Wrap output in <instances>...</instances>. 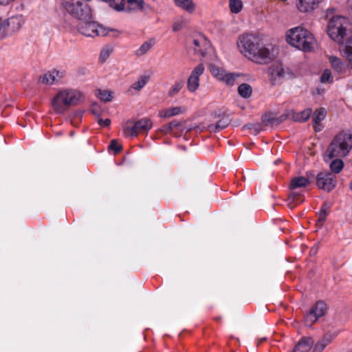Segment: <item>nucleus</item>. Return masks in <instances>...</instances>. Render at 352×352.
I'll list each match as a JSON object with an SVG mask.
<instances>
[{
	"label": "nucleus",
	"mask_w": 352,
	"mask_h": 352,
	"mask_svg": "<svg viewBox=\"0 0 352 352\" xmlns=\"http://www.w3.org/2000/svg\"><path fill=\"white\" fill-rule=\"evenodd\" d=\"M237 45L241 54L256 63L266 64L274 57L270 46L263 45L261 38L256 34L241 35L238 38Z\"/></svg>",
	"instance_id": "nucleus-1"
},
{
	"label": "nucleus",
	"mask_w": 352,
	"mask_h": 352,
	"mask_svg": "<svg viewBox=\"0 0 352 352\" xmlns=\"http://www.w3.org/2000/svg\"><path fill=\"white\" fill-rule=\"evenodd\" d=\"M334 12V9L327 10V16L329 18L327 27V32L329 36L335 42L340 45L343 48L352 36H350L349 19L342 15L331 16Z\"/></svg>",
	"instance_id": "nucleus-2"
},
{
	"label": "nucleus",
	"mask_w": 352,
	"mask_h": 352,
	"mask_svg": "<svg viewBox=\"0 0 352 352\" xmlns=\"http://www.w3.org/2000/svg\"><path fill=\"white\" fill-rule=\"evenodd\" d=\"M352 149V134L348 131L339 132L331 140L324 154V161L329 162L334 157H345Z\"/></svg>",
	"instance_id": "nucleus-3"
},
{
	"label": "nucleus",
	"mask_w": 352,
	"mask_h": 352,
	"mask_svg": "<svg viewBox=\"0 0 352 352\" xmlns=\"http://www.w3.org/2000/svg\"><path fill=\"white\" fill-rule=\"evenodd\" d=\"M286 41L292 46L305 52L312 51L316 46V41L313 34L301 26L287 30Z\"/></svg>",
	"instance_id": "nucleus-4"
},
{
	"label": "nucleus",
	"mask_w": 352,
	"mask_h": 352,
	"mask_svg": "<svg viewBox=\"0 0 352 352\" xmlns=\"http://www.w3.org/2000/svg\"><path fill=\"white\" fill-rule=\"evenodd\" d=\"M80 91L73 89L59 90L52 100L53 110L60 114L64 113L70 107L78 104L82 100Z\"/></svg>",
	"instance_id": "nucleus-5"
},
{
	"label": "nucleus",
	"mask_w": 352,
	"mask_h": 352,
	"mask_svg": "<svg viewBox=\"0 0 352 352\" xmlns=\"http://www.w3.org/2000/svg\"><path fill=\"white\" fill-rule=\"evenodd\" d=\"M64 7L69 14L80 21L92 18L91 10L82 0H69L65 1Z\"/></svg>",
	"instance_id": "nucleus-6"
},
{
	"label": "nucleus",
	"mask_w": 352,
	"mask_h": 352,
	"mask_svg": "<svg viewBox=\"0 0 352 352\" xmlns=\"http://www.w3.org/2000/svg\"><path fill=\"white\" fill-rule=\"evenodd\" d=\"M111 8L118 12H133L149 9L144 0H113Z\"/></svg>",
	"instance_id": "nucleus-7"
},
{
	"label": "nucleus",
	"mask_w": 352,
	"mask_h": 352,
	"mask_svg": "<svg viewBox=\"0 0 352 352\" xmlns=\"http://www.w3.org/2000/svg\"><path fill=\"white\" fill-rule=\"evenodd\" d=\"M78 30L82 34L89 37H95L97 36H104L109 32L106 28H104L91 19L80 21L78 25Z\"/></svg>",
	"instance_id": "nucleus-8"
},
{
	"label": "nucleus",
	"mask_w": 352,
	"mask_h": 352,
	"mask_svg": "<svg viewBox=\"0 0 352 352\" xmlns=\"http://www.w3.org/2000/svg\"><path fill=\"white\" fill-rule=\"evenodd\" d=\"M152 125L151 120L146 118L140 119L133 124L130 121H128L123 127V133L125 136L134 137L140 133H147L151 129Z\"/></svg>",
	"instance_id": "nucleus-9"
},
{
	"label": "nucleus",
	"mask_w": 352,
	"mask_h": 352,
	"mask_svg": "<svg viewBox=\"0 0 352 352\" xmlns=\"http://www.w3.org/2000/svg\"><path fill=\"white\" fill-rule=\"evenodd\" d=\"M316 184L318 188L330 192L336 186V177L330 172H320L316 176Z\"/></svg>",
	"instance_id": "nucleus-10"
},
{
	"label": "nucleus",
	"mask_w": 352,
	"mask_h": 352,
	"mask_svg": "<svg viewBox=\"0 0 352 352\" xmlns=\"http://www.w3.org/2000/svg\"><path fill=\"white\" fill-rule=\"evenodd\" d=\"M270 80L272 84H280L284 79L292 76V73L288 69H285L281 64L272 65L270 68Z\"/></svg>",
	"instance_id": "nucleus-11"
},
{
	"label": "nucleus",
	"mask_w": 352,
	"mask_h": 352,
	"mask_svg": "<svg viewBox=\"0 0 352 352\" xmlns=\"http://www.w3.org/2000/svg\"><path fill=\"white\" fill-rule=\"evenodd\" d=\"M205 67L200 63L191 72L188 80L187 89L190 92H195L199 87V77L204 74Z\"/></svg>",
	"instance_id": "nucleus-12"
},
{
	"label": "nucleus",
	"mask_w": 352,
	"mask_h": 352,
	"mask_svg": "<svg viewBox=\"0 0 352 352\" xmlns=\"http://www.w3.org/2000/svg\"><path fill=\"white\" fill-rule=\"evenodd\" d=\"M210 46V43L206 39V38L203 36H199L193 38L190 47L192 48L195 54L204 56Z\"/></svg>",
	"instance_id": "nucleus-13"
},
{
	"label": "nucleus",
	"mask_w": 352,
	"mask_h": 352,
	"mask_svg": "<svg viewBox=\"0 0 352 352\" xmlns=\"http://www.w3.org/2000/svg\"><path fill=\"white\" fill-rule=\"evenodd\" d=\"M64 76V72L58 70L49 72L39 78V81L43 84L52 85L57 82Z\"/></svg>",
	"instance_id": "nucleus-14"
},
{
	"label": "nucleus",
	"mask_w": 352,
	"mask_h": 352,
	"mask_svg": "<svg viewBox=\"0 0 352 352\" xmlns=\"http://www.w3.org/2000/svg\"><path fill=\"white\" fill-rule=\"evenodd\" d=\"M322 0H296V7L302 12H311L315 10Z\"/></svg>",
	"instance_id": "nucleus-15"
},
{
	"label": "nucleus",
	"mask_w": 352,
	"mask_h": 352,
	"mask_svg": "<svg viewBox=\"0 0 352 352\" xmlns=\"http://www.w3.org/2000/svg\"><path fill=\"white\" fill-rule=\"evenodd\" d=\"M327 115V111L324 108H320L316 110L313 114V124L315 131H321L323 129L320 122L323 120Z\"/></svg>",
	"instance_id": "nucleus-16"
},
{
	"label": "nucleus",
	"mask_w": 352,
	"mask_h": 352,
	"mask_svg": "<svg viewBox=\"0 0 352 352\" xmlns=\"http://www.w3.org/2000/svg\"><path fill=\"white\" fill-rule=\"evenodd\" d=\"M329 60L332 68L338 74H342L346 73L348 69V65L342 61L339 58L333 56H329Z\"/></svg>",
	"instance_id": "nucleus-17"
},
{
	"label": "nucleus",
	"mask_w": 352,
	"mask_h": 352,
	"mask_svg": "<svg viewBox=\"0 0 352 352\" xmlns=\"http://www.w3.org/2000/svg\"><path fill=\"white\" fill-rule=\"evenodd\" d=\"M314 344L311 338H302L296 345L293 352H309Z\"/></svg>",
	"instance_id": "nucleus-18"
},
{
	"label": "nucleus",
	"mask_w": 352,
	"mask_h": 352,
	"mask_svg": "<svg viewBox=\"0 0 352 352\" xmlns=\"http://www.w3.org/2000/svg\"><path fill=\"white\" fill-rule=\"evenodd\" d=\"M310 184V181L308 178L305 177H296L291 179L289 188L292 190H296L297 188H304Z\"/></svg>",
	"instance_id": "nucleus-19"
},
{
	"label": "nucleus",
	"mask_w": 352,
	"mask_h": 352,
	"mask_svg": "<svg viewBox=\"0 0 352 352\" xmlns=\"http://www.w3.org/2000/svg\"><path fill=\"white\" fill-rule=\"evenodd\" d=\"M6 21L8 27H10L12 32L18 31L24 23V20L21 15L12 16Z\"/></svg>",
	"instance_id": "nucleus-20"
},
{
	"label": "nucleus",
	"mask_w": 352,
	"mask_h": 352,
	"mask_svg": "<svg viewBox=\"0 0 352 352\" xmlns=\"http://www.w3.org/2000/svg\"><path fill=\"white\" fill-rule=\"evenodd\" d=\"M174 2L178 8L189 13L193 12L196 8L192 0H174Z\"/></svg>",
	"instance_id": "nucleus-21"
},
{
	"label": "nucleus",
	"mask_w": 352,
	"mask_h": 352,
	"mask_svg": "<svg viewBox=\"0 0 352 352\" xmlns=\"http://www.w3.org/2000/svg\"><path fill=\"white\" fill-rule=\"evenodd\" d=\"M230 122L228 117H223L217 123L212 124L208 126V129L211 132H218L227 127Z\"/></svg>",
	"instance_id": "nucleus-22"
},
{
	"label": "nucleus",
	"mask_w": 352,
	"mask_h": 352,
	"mask_svg": "<svg viewBox=\"0 0 352 352\" xmlns=\"http://www.w3.org/2000/svg\"><path fill=\"white\" fill-rule=\"evenodd\" d=\"M184 109L180 107H175L170 109L162 110L159 113V116L161 118H170L179 115L183 112Z\"/></svg>",
	"instance_id": "nucleus-23"
},
{
	"label": "nucleus",
	"mask_w": 352,
	"mask_h": 352,
	"mask_svg": "<svg viewBox=\"0 0 352 352\" xmlns=\"http://www.w3.org/2000/svg\"><path fill=\"white\" fill-rule=\"evenodd\" d=\"M318 318L324 316L327 311V305L323 301L317 302L310 310Z\"/></svg>",
	"instance_id": "nucleus-24"
},
{
	"label": "nucleus",
	"mask_w": 352,
	"mask_h": 352,
	"mask_svg": "<svg viewBox=\"0 0 352 352\" xmlns=\"http://www.w3.org/2000/svg\"><path fill=\"white\" fill-rule=\"evenodd\" d=\"M342 158V157H334L333 160H331L329 168L332 173L337 174L343 169L344 162Z\"/></svg>",
	"instance_id": "nucleus-25"
},
{
	"label": "nucleus",
	"mask_w": 352,
	"mask_h": 352,
	"mask_svg": "<svg viewBox=\"0 0 352 352\" xmlns=\"http://www.w3.org/2000/svg\"><path fill=\"white\" fill-rule=\"evenodd\" d=\"M155 41L149 40L145 41L135 52V55L137 56H142L146 54L154 45Z\"/></svg>",
	"instance_id": "nucleus-26"
},
{
	"label": "nucleus",
	"mask_w": 352,
	"mask_h": 352,
	"mask_svg": "<svg viewBox=\"0 0 352 352\" xmlns=\"http://www.w3.org/2000/svg\"><path fill=\"white\" fill-rule=\"evenodd\" d=\"M148 80L149 77L147 76H140L137 81L131 85L129 91H131L133 89L135 91L141 90L148 82Z\"/></svg>",
	"instance_id": "nucleus-27"
},
{
	"label": "nucleus",
	"mask_w": 352,
	"mask_h": 352,
	"mask_svg": "<svg viewBox=\"0 0 352 352\" xmlns=\"http://www.w3.org/2000/svg\"><path fill=\"white\" fill-rule=\"evenodd\" d=\"M238 92L241 97L248 98L252 95V89L249 84L243 83L239 86Z\"/></svg>",
	"instance_id": "nucleus-28"
},
{
	"label": "nucleus",
	"mask_w": 352,
	"mask_h": 352,
	"mask_svg": "<svg viewBox=\"0 0 352 352\" xmlns=\"http://www.w3.org/2000/svg\"><path fill=\"white\" fill-rule=\"evenodd\" d=\"M210 71L212 75L217 78L218 80H221L226 73V70L215 65H210Z\"/></svg>",
	"instance_id": "nucleus-29"
},
{
	"label": "nucleus",
	"mask_w": 352,
	"mask_h": 352,
	"mask_svg": "<svg viewBox=\"0 0 352 352\" xmlns=\"http://www.w3.org/2000/svg\"><path fill=\"white\" fill-rule=\"evenodd\" d=\"M311 113L312 111L311 109H306L299 113H296L294 118L296 121L303 122L309 118Z\"/></svg>",
	"instance_id": "nucleus-30"
},
{
	"label": "nucleus",
	"mask_w": 352,
	"mask_h": 352,
	"mask_svg": "<svg viewBox=\"0 0 352 352\" xmlns=\"http://www.w3.org/2000/svg\"><path fill=\"white\" fill-rule=\"evenodd\" d=\"M239 76V74L235 73L226 72L221 81L226 83L228 85L232 86L235 84L236 78Z\"/></svg>",
	"instance_id": "nucleus-31"
},
{
	"label": "nucleus",
	"mask_w": 352,
	"mask_h": 352,
	"mask_svg": "<svg viewBox=\"0 0 352 352\" xmlns=\"http://www.w3.org/2000/svg\"><path fill=\"white\" fill-rule=\"evenodd\" d=\"M330 342V339L327 336H324L322 340H319L314 346L312 352H321L326 346Z\"/></svg>",
	"instance_id": "nucleus-32"
},
{
	"label": "nucleus",
	"mask_w": 352,
	"mask_h": 352,
	"mask_svg": "<svg viewBox=\"0 0 352 352\" xmlns=\"http://www.w3.org/2000/svg\"><path fill=\"white\" fill-rule=\"evenodd\" d=\"M229 6L232 13L237 14L242 10L243 3L241 0H230Z\"/></svg>",
	"instance_id": "nucleus-33"
},
{
	"label": "nucleus",
	"mask_w": 352,
	"mask_h": 352,
	"mask_svg": "<svg viewBox=\"0 0 352 352\" xmlns=\"http://www.w3.org/2000/svg\"><path fill=\"white\" fill-rule=\"evenodd\" d=\"M96 96L104 102L111 101L113 98L112 92L108 90L102 89L97 90Z\"/></svg>",
	"instance_id": "nucleus-34"
},
{
	"label": "nucleus",
	"mask_w": 352,
	"mask_h": 352,
	"mask_svg": "<svg viewBox=\"0 0 352 352\" xmlns=\"http://www.w3.org/2000/svg\"><path fill=\"white\" fill-rule=\"evenodd\" d=\"M340 51L344 52L348 58L352 56V38L349 41L343 48H340ZM349 63L352 68V58H349Z\"/></svg>",
	"instance_id": "nucleus-35"
},
{
	"label": "nucleus",
	"mask_w": 352,
	"mask_h": 352,
	"mask_svg": "<svg viewBox=\"0 0 352 352\" xmlns=\"http://www.w3.org/2000/svg\"><path fill=\"white\" fill-rule=\"evenodd\" d=\"M180 126V122L173 120L171 122L166 124L164 126H162L160 129V131L164 133H169L172 131V130L175 128Z\"/></svg>",
	"instance_id": "nucleus-36"
},
{
	"label": "nucleus",
	"mask_w": 352,
	"mask_h": 352,
	"mask_svg": "<svg viewBox=\"0 0 352 352\" xmlns=\"http://www.w3.org/2000/svg\"><path fill=\"white\" fill-rule=\"evenodd\" d=\"M318 318L311 311H309L305 316V324L307 327H311L312 324L318 320Z\"/></svg>",
	"instance_id": "nucleus-37"
},
{
	"label": "nucleus",
	"mask_w": 352,
	"mask_h": 352,
	"mask_svg": "<svg viewBox=\"0 0 352 352\" xmlns=\"http://www.w3.org/2000/svg\"><path fill=\"white\" fill-rule=\"evenodd\" d=\"M183 85L184 84L182 81L176 82L169 89L168 96H173L177 94L182 89Z\"/></svg>",
	"instance_id": "nucleus-38"
},
{
	"label": "nucleus",
	"mask_w": 352,
	"mask_h": 352,
	"mask_svg": "<svg viewBox=\"0 0 352 352\" xmlns=\"http://www.w3.org/2000/svg\"><path fill=\"white\" fill-rule=\"evenodd\" d=\"M333 79L331 72L329 69H325L320 77V81L323 83L332 82Z\"/></svg>",
	"instance_id": "nucleus-39"
},
{
	"label": "nucleus",
	"mask_w": 352,
	"mask_h": 352,
	"mask_svg": "<svg viewBox=\"0 0 352 352\" xmlns=\"http://www.w3.org/2000/svg\"><path fill=\"white\" fill-rule=\"evenodd\" d=\"M7 21H3L0 17V39L4 38L7 35Z\"/></svg>",
	"instance_id": "nucleus-40"
},
{
	"label": "nucleus",
	"mask_w": 352,
	"mask_h": 352,
	"mask_svg": "<svg viewBox=\"0 0 352 352\" xmlns=\"http://www.w3.org/2000/svg\"><path fill=\"white\" fill-rule=\"evenodd\" d=\"M112 50L109 47L103 48L100 54V60L104 63L107 60V59L110 56Z\"/></svg>",
	"instance_id": "nucleus-41"
},
{
	"label": "nucleus",
	"mask_w": 352,
	"mask_h": 352,
	"mask_svg": "<svg viewBox=\"0 0 352 352\" xmlns=\"http://www.w3.org/2000/svg\"><path fill=\"white\" fill-rule=\"evenodd\" d=\"M243 128L250 129L254 135L258 134L262 130L261 124H250L244 126Z\"/></svg>",
	"instance_id": "nucleus-42"
},
{
	"label": "nucleus",
	"mask_w": 352,
	"mask_h": 352,
	"mask_svg": "<svg viewBox=\"0 0 352 352\" xmlns=\"http://www.w3.org/2000/svg\"><path fill=\"white\" fill-rule=\"evenodd\" d=\"M109 147V148L115 151V153H118L122 150L121 145L118 144V142L115 140H113L111 141V143H110Z\"/></svg>",
	"instance_id": "nucleus-43"
},
{
	"label": "nucleus",
	"mask_w": 352,
	"mask_h": 352,
	"mask_svg": "<svg viewBox=\"0 0 352 352\" xmlns=\"http://www.w3.org/2000/svg\"><path fill=\"white\" fill-rule=\"evenodd\" d=\"M184 25V22L183 21H175L173 25V30L174 32H177L180 30Z\"/></svg>",
	"instance_id": "nucleus-44"
},
{
	"label": "nucleus",
	"mask_w": 352,
	"mask_h": 352,
	"mask_svg": "<svg viewBox=\"0 0 352 352\" xmlns=\"http://www.w3.org/2000/svg\"><path fill=\"white\" fill-rule=\"evenodd\" d=\"M286 118L285 116H281L278 119V118H271L268 120V122L272 123V124H278L283 120H284Z\"/></svg>",
	"instance_id": "nucleus-45"
},
{
	"label": "nucleus",
	"mask_w": 352,
	"mask_h": 352,
	"mask_svg": "<svg viewBox=\"0 0 352 352\" xmlns=\"http://www.w3.org/2000/svg\"><path fill=\"white\" fill-rule=\"evenodd\" d=\"M327 211L324 208H321L320 210L319 219L320 221H324L326 219Z\"/></svg>",
	"instance_id": "nucleus-46"
},
{
	"label": "nucleus",
	"mask_w": 352,
	"mask_h": 352,
	"mask_svg": "<svg viewBox=\"0 0 352 352\" xmlns=\"http://www.w3.org/2000/svg\"><path fill=\"white\" fill-rule=\"evenodd\" d=\"M98 124L102 126H108L111 124V120L109 119H99L98 121Z\"/></svg>",
	"instance_id": "nucleus-47"
},
{
	"label": "nucleus",
	"mask_w": 352,
	"mask_h": 352,
	"mask_svg": "<svg viewBox=\"0 0 352 352\" xmlns=\"http://www.w3.org/2000/svg\"><path fill=\"white\" fill-rule=\"evenodd\" d=\"M91 112L97 116H100V109H99V107L97 104H94L91 107Z\"/></svg>",
	"instance_id": "nucleus-48"
},
{
	"label": "nucleus",
	"mask_w": 352,
	"mask_h": 352,
	"mask_svg": "<svg viewBox=\"0 0 352 352\" xmlns=\"http://www.w3.org/2000/svg\"><path fill=\"white\" fill-rule=\"evenodd\" d=\"M102 1L109 3L110 6L111 7V2L113 1V0H102Z\"/></svg>",
	"instance_id": "nucleus-49"
},
{
	"label": "nucleus",
	"mask_w": 352,
	"mask_h": 352,
	"mask_svg": "<svg viewBox=\"0 0 352 352\" xmlns=\"http://www.w3.org/2000/svg\"><path fill=\"white\" fill-rule=\"evenodd\" d=\"M350 189L352 190V182L350 184Z\"/></svg>",
	"instance_id": "nucleus-50"
}]
</instances>
